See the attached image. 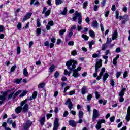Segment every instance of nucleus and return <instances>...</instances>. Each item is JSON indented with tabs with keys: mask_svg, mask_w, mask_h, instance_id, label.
<instances>
[{
	"mask_svg": "<svg viewBox=\"0 0 130 130\" xmlns=\"http://www.w3.org/2000/svg\"><path fill=\"white\" fill-rule=\"evenodd\" d=\"M77 64H78V63L77 61L75 60H70L66 62V66L68 70L71 72H72V71H73L72 76L74 77V78L80 77V74H79L77 69H76V67H77Z\"/></svg>",
	"mask_w": 130,
	"mask_h": 130,
	"instance_id": "obj_1",
	"label": "nucleus"
},
{
	"mask_svg": "<svg viewBox=\"0 0 130 130\" xmlns=\"http://www.w3.org/2000/svg\"><path fill=\"white\" fill-rule=\"evenodd\" d=\"M14 95V92L10 93L8 95V91H5L2 93V95H0V105H2L5 103V101L7 99V100H11Z\"/></svg>",
	"mask_w": 130,
	"mask_h": 130,
	"instance_id": "obj_2",
	"label": "nucleus"
},
{
	"mask_svg": "<svg viewBox=\"0 0 130 130\" xmlns=\"http://www.w3.org/2000/svg\"><path fill=\"white\" fill-rule=\"evenodd\" d=\"M104 73H105V68L103 67L101 70V72L99 74V76H98L96 78L97 81H100L102 76H103V80L104 83H105L106 81L107 80V78L109 77V75L107 73H106L105 74H104Z\"/></svg>",
	"mask_w": 130,
	"mask_h": 130,
	"instance_id": "obj_3",
	"label": "nucleus"
},
{
	"mask_svg": "<svg viewBox=\"0 0 130 130\" xmlns=\"http://www.w3.org/2000/svg\"><path fill=\"white\" fill-rule=\"evenodd\" d=\"M101 67H102V60L100 59L95 64V73L93 74L94 78H96L98 76V72H99V69H100Z\"/></svg>",
	"mask_w": 130,
	"mask_h": 130,
	"instance_id": "obj_4",
	"label": "nucleus"
},
{
	"mask_svg": "<svg viewBox=\"0 0 130 130\" xmlns=\"http://www.w3.org/2000/svg\"><path fill=\"white\" fill-rule=\"evenodd\" d=\"M27 101H28V100L26 99L25 100L21 102V107H17L15 110L16 113L19 114L22 112V106H24L25 104H26V102H27Z\"/></svg>",
	"mask_w": 130,
	"mask_h": 130,
	"instance_id": "obj_5",
	"label": "nucleus"
},
{
	"mask_svg": "<svg viewBox=\"0 0 130 130\" xmlns=\"http://www.w3.org/2000/svg\"><path fill=\"white\" fill-rule=\"evenodd\" d=\"M126 91V88H122L121 91L119 92V102H123L124 101V98H123V96H124V92Z\"/></svg>",
	"mask_w": 130,
	"mask_h": 130,
	"instance_id": "obj_6",
	"label": "nucleus"
},
{
	"mask_svg": "<svg viewBox=\"0 0 130 130\" xmlns=\"http://www.w3.org/2000/svg\"><path fill=\"white\" fill-rule=\"evenodd\" d=\"M58 127H59V119L58 118H55L53 130H58Z\"/></svg>",
	"mask_w": 130,
	"mask_h": 130,
	"instance_id": "obj_7",
	"label": "nucleus"
},
{
	"mask_svg": "<svg viewBox=\"0 0 130 130\" xmlns=\"http://www.w3.org/2000/svg\"><path fill=\"white\" fill-rule=\"evenodd\" d=\"M51 11L50 10H47V8L44 7L42 14H45V17H48L50 15Z\"/></svg>",
	"mask_w": 130,
	"mask_h": 130,
	"instance_id": "obj_8",
	"label": "nucleus"
},
{
	"mask_svg": "<svg viewBox=\"0 0 130 130\" xmlns=\"http://www.w3.org/2000/svg\"><path fill=\"white\" fill-rule=\"evenodd\" d=\"M100 114L97 111V109H94L93 111V115H92V121L96 120V118L99 116Z\"/></svg>",
	"mask_w": 130,
	"mask_h": 130,
	"instance_id": "obj_9",
	"label": "nucleus"
},
{
	"mask_svg": "<svg viewBox=\"0 0 130 130\" xmlns=\"http://www.w3.org/2000/svg\"><path fill=\"white\" fill-rule=\"evenodd\" d=\"M31 124H32V122L30 120H27L26 122L24 124V130L29 129Z\"/></svg>",
	"mask_w": 130,
	"mask_h": 130,
	"instance_id": "obj_10",
	"label": "nucleus"
},
{
	"mask_svg": "<svg viewBox=\"0 0 130 130\" xmlns=\"http://www.w3.org/2000/svg\"><path fill=\"white\" fill-rule=\"evenodd\" d=\"M75 14V16L78 17V24H82V15L81 14V13H79L78 11H76Z\"/></svg>",
	"mask_w": 130,
	"mask_h": 130,
	"instance_id": "obj_11",
	"label": "nucleus"
},
{
	"mask_svg": "<svg viewBox=\"0 0 130 130\" xmlns=\"http://www.w3.org/2000/svg\"><path fill=\"white\" fill-rule=\"evenodd\" d=\"M66 105H68V108L71 110L73 108V103L71 101L70 99H69L67 102L65 103Z\"/></svg>",
	"mask_w": 130,
	"mask_h": 130,
	"instance_id": "obj_12",
	"label": "nucleus"
},
{
	"mask_svg": "<svg viewBox=\"0 0 130 130\" xmlns=\"http://www.w3.org/2000/svg\"><path fill=\"white\" fill-rule=\"evenodd\" d=\"M31 16H32V13H27L23 18L22 20L23 23L25 22V21H27V20H29L30 18H31Z\"/></svg>",
	"mask_w": 130,
	"mask_h": 130,
	"instance_id": "obj_13",
	"label": "nucleus"
},
{
	"mask_svg": "<svg viewBox=\"0 0 130 130\" xmlns=\"http://www.w3.org/2000/svg\"><path fill=\"white\" fill-rule=\"evenodd\" d=\"M125 119L127 122L130 120V106L128 107V110L127 111V115L125 117Z\"/></svg>",
	"mask_w": 130,
	"mask_h": 130,
	"instance_id": "obj_14",
	"label": "nucleus"
},
{
	"mask_svg": "<svg viewBox=\"0 0 130 130\" xmlns=\"http://www.w3.org/2000/svg\"><path fill=\"white\" fill-rule=\"evenodd\" d=\"M54 22H53V21H50L48 22V24L46 25V29L48 30H50V26H54Z\"/></svg>",
	"mask_w": 130,
	"mask_h": 130,
	"instance_id": "obj_15",
	"label": "nucleus"
},
{
	"mask_svg": "<svg viewBox=\"0 0 130 130\" xmlns=\"http://www.w3.org/2000/svg\"><path fill=\"white\" fill-rule=\"evenodd\" d=\"M86 93H88V88L87 86H84L81 89V93L82 95H85Z\"/></svg>",
	"mask_w": 130,
	"mask_h": 130,
	"instance_id": "obj_16",
	"label": "nucleus"
},
{
	"mask_svg": "<svg viewBox=\"0 0 130 130\" xmlns=\"http://www.w3.org/2000/svg\"><path fill=\"white\" fill-rule=\"evenodd\" d=\"M117 30H115L114 31L113 34L112 35V40H115L116 38H117V35H118Z\"/></svg>",
	"mask_w": 130,
	"mask_h": 130,
	"instance_id": "obj_17",
	"label": "nucleus"
},
{
	"mask_svg": "<svg viewBox=\"0 0 130 130\" xmlns=\"http://www.w3.org/2000/svg\"><path fill=\"white\" fill-rule=\"evenodd\" d=\"M69 124L71 126H72V127H75V126H77V123H76V122L73 120L69 121Z\"/></svg>",
	"mask_w": 130,
	"mask_h": 130,
	"instance_id": "obj_18",
	"label": "nucleus"
},
{
	"mask_svg": "<svg viewBox=\"0 0 130 130\" xmlns=\"http://www.w3.org/2000/svg\"><path fill=\"white\" fill-rule=\"evenodd\" d=\"M118 58H119V55H117L113 59V63L114 66H116V64H117V59H118Z\"/></svg>",
	"mask_w": 130,
	"mask_h": 130,
	"instance_id": "obj_19",
	"label": "nucleus"
},
{
	"mask_svg": "<svg viewBox=\"0 0 130 130\" xmlns=\"http://www.w3.org/2000/svg\"><path fill=\"white\" fill-rule=\"evenodd\" d=\"M84 117V112L82 111H79L78 112V118H83Z\"/></svg>",
	"mask_w": 130,
	"mask_h": 130,
	"instance_id": "obj_20",
	"label": "nucleus"
},
{
	"mask_svg": "<svg viewBox=\"0 0 130 130\" xmlns=\"http://www.w3.org/2000/svg\"><path fill=\"white\" fill-rule=\"evenodd\" d=\"M89 34L90 37H91L92 38H94V37H95V32H94V31H93V30H90L89 31Z\"/></svg>",
	"mask_w": 130,
	"mask_h": 130,
	"instance_id": "obj_21",
	"label": "nucleus"
},
{
	"mask_svg": "<svg viewBox=\"0 0 130 130\" xmlns=\"http://www.w3.org/2000/svg\"><path fill=\"white\" fill-rule=\"evenodd\" d=\"M23 75L24 77H28L29 76V73L26 68L23 69Z\"/></svg>",
	"mask_w": 130,
	"mask_h": 130,
	"instance_id": "obj_22",
	"label": "nucleus"
},
{
	"mask_svg": "<svg viewBox=\"0 0 130 130\" xmlns=\"http://www.w3.org/2000/svg\"><path fill=\"white\" fill-rule=\"evenodd\" d=\"M28 108L29 106L27 104H25L23 108V111L24 112H27V111H28Z\"/></svg>",
	"mask_w": 130,
	"mask_h": 130,
	"instance_id": "obj_23",
	"label": "nucleus"
},
{
	"mask_svg": "<svg viewBox=\"0 0 130 130\" xmlns=\"http://www.w3.org/2000/svg\"><path fill=\"white\" fill-rule=\"evenodd\" d=\"M45 121V117H42L40 119V122L41 125H43L44 124V122Z\"/></svg>",
	"mask_w": 130,
	"mask_h": 130,
	"instance_id": "obj_24",
	"label": "nucleus"
},
{
	"mask_svg": "<svg viewBox=\"0 0 130 130\" xmlns=\"http://www.w3.org/2000/svg\"><path fill=\"white\" fill-rule=\"evenodd\" d=\"M21 93H22V90H18L14 94L13 98L15 99L16 97H17V96L20 95Z\"/></svg>",
	"mask_w": 130,
	"mask_h": 130,
	"instance_id": "obj_25",
	"label": "nucleus"
},
{
	"mask_svg": "<svg viewBox=\"0 0 130 130\" xmlns=\"http://www.w3.org/2000/svg\"><path fill=\"white\" fill-rule=\"evenodd\" d=\"M92 26L94 28H97L98 27V22L96 21H93Z\"/></svg>",
	"mask_w": 130,
	"mask_h": 130,
	"instance_id": "obj_26",
	"label": "nucleus"
},
{
	"mask_svg": "<svg viewBox=\"0 0 130 130\" xmlns=\"http://www.w3.org/2000/svg\"><path fill=\"white\" fill-rule=\"evenodd\" d=\"M36 34L37 36H40V34H41V28H39L36 29Z\"/></svg>",
	"mask_w": 130,
	"mask_h": 130,
	"instance_id": "obj_27",
	"label": "nucleus"
},
{
	"mask_svg": "<svg viewBox=\"0 0 130 130\" xmlns=\"http://www.w3.org/2000/svg\"><path fill=\"white\" fill-rule=\"evenodd\" d=\"M62 4V0H55V4L56 6H59Z\"/></svg>",
	"mask_w": 130,
	"mask_h": 130,
	"instance_id": "obj_28",
	"label": "nucleus"
},
{
	"mask_svg": "<svg viewBox=\"0 0 130 130\" xmlns=\"http://www.w3.org/2000/svg\"><path fill=\"white\" fill-rule=\"evenodd\" d=\"M22 79H16L14 83H15L16 84H20L21 82H22Z\"/></svg>",
	"mask_w": 130,
	"mask_h": 130,
	"instance_id": "obj_29",
	"label": "nucleus"
},
{
	"mask_svg": "<svg viewBox=\"0 0 130 130\" xmlns=\"http://www.w3.org/2000/svg\"><path fill=\"white\" fill-rule=\"evenodd\" d=\"M37 27L38 28H40V27H41V23H40V20L39 19L37 20Z\"/></svg>",
	"mask_w": 130,
	"mask_h": 130,
	"instance_id": "obj_30",
	"label": "nucleus"
},
{
	"mask_svg": "<svg viewBox=\"0 0 130 130\" xmlns=\"http://www.w3.org/2000/svg\"><path fill=\"white\" fill-rule=\"evenodd\" d=\"M119 20H121L122 19H123L124 20H126V19H127V15H125L123 16V17H122V16H120L119 17Z\"/></svg>",
	"mask_w": 130,
	"mask_h": 130,
	"instance_id": "obj_31",
	"label": "nucleus"
},
{
	"mask_svg": "<svg viewBox=\"0 0 130 130\" xmlns=\"http://www.w3.org/2000/svg\"><path fill=\"white\" fill-rule=\"evenodd\" d=\"M55 68V67L54 66V65H52L50 68H49V72L50 73H52L53 72V71L54 70V68Z\"/></svg>",
	"mask_w": 130,
	"mask_h": 130,
	"instance_id": "obj_32",
	"label": "nucleus"
},
{
	"mask_svg": "<svg viewBox=\"0 0 130 130\" xmlns=\"http://www.w3.org/2000/svg\"><path fill=\"white\" fill-rule=\"evenodd\" d=\"M66 31H67V29H62L60 30L59 32L60 36H62V35H63V34L66 33Z\"/></svg>",
	"mask_w": 130,
	"mask_h": 130,
	"instance_id": "obj_33",
	"label": "nucleus"
},
{
	"mask_svg": "<svg viewBox=\"0 0 130 130\" xmlns=\"http://www.w3.org/2000/svg\"><path fill=\"white\" fill-rule=\"evenodd\" d=\"M106 47H107V44H106V43L105 44H103L102 46V50H105V49H106Z\"/></svg>",
	"mask_w": 130,
	"mask_h": 130,
	"instance_id": "obj_34",
	"label": "nucleus"
},
{
	"mask_svg": "<svg viewBox=\"0 0 130 130\" xmlns=\"http://www.w3.org/2000/svg\"><path fill=\"white\" fill-rule=\"evenodd\" d=\"M95 128H96V129H100V128H101V124L100 123L98 122L97 124L95 126Z\"/></svg>",
	"mask_w": 130,
	"mask_h": 130,
	"instance_id": "obj_35",
	"label": "nucleus"
},
{
	"mask_svg": "<svg viewBox=\"0 0 130 130\" xmlns=\"http://www.w3.org/2000/svg\"><path fill=\"white\" fill-rule=\"evenodd\" d=\"M36 97H37V92L34 91L32 95L31 98H32V99H35Z\"/></svg>",
	"mask_w": 130,
	"mask_h": 130,
	"instance_id": "obj_36",
	"label": "nucleus"
},
{
	"mask_svg": "<svg viewBox=\"0 0 130 130\" xmlns=\"http://www.w3.org/2000/svg\"><path fill=\"white\" fill-rule=\"evenodd\" d=\"M54 76L55 78H56V79H57V78H58V77H59L60 76V74H59V73H58V72L56 71L54 73Z\"/></svg>",
	"mask_w": 130,
	"mask_h": 130,
	"instance_id": "obj_37",
	"label": "nucleus"
},
{
	"mask_svg": "<svg viewBox=\"0 0 130 130\" xmlns=\"http://www.w3.org/2000/svg\"><path fill=\"white\" fill-rule=\"evenodd\" d=\"M64 75H68L69 76H71V73L69 72V71H68V70L67 69L64 70Z\"/></svg>",
	"mask_w": 130,
	"mask_h": 130,
	"instance_id": "obj_38",
	"label": "nucleus"
},
{
	"mask_svg": "<svg viewBox=\"0 0 130 130\" xmlns=\"http://www.w3.org/2000/svg\"><path fill=\"white\" fill-rule=\"evenodd\" d=\"M98 9H99V6L94 5L93 6V11H94V12H97V11H98Z\"/></svg>",
	"mask_w": 130,
	"mask_h": 130,
	"instance_id": "obj_39",
	"label": "nucleus"
},
{
	"mask_svg": "<svg viewBox=\"0 0 130 130\" xmlns=\"http://www.w3.org/2000/svg\"><path fill=\"white\" fill-rule=\"evenodd\" d=\"M73 34L74 33L73 32V31L69 30V32L68 34V37H69V38H71V37L73 36Z\"/></svg>",
	"mask_w": 130,
	"mask_h": 130,
	"instance_id": "obj_40",
	"label": "nucleus"
},
{
	"mask_svg": "<svg viewBox=\"0 0 130 130\" xmlns=\"http://www.w3.org/2000/svg\"><path fill=\"white\" fill-rule=\"evenodd\" d=\"M27 94V91L24 90L23 92L19 95V97H24Z\"/></svg>",
	"mask_w": 130,
	"mask_h": 130,
	"instance_id": "obj_41",
	"label": "nucleus"
},
{
	"mask_svg": "<svg viewBox=\"0 0 130 130\" xmlns=\"http://www.w3.org/2000/svg\"><path fill=\"white\" fill-rule=\"evenodd\" d=\"M82 37L84 39V40H88V39H89V37L87 36L86 35H82Z\"/></svg>",
	"mask_w": 130,
	"mask_h": 130,
	"instance_id": "obj_42",
	"label": "nucleus"
},
{
	"mask_svg": "<svg viewBox=\"0 0 130 130\" xmlns=\"http://www.w3.org/2000/svg\"><path fill=\"white\" fill-rule=\"evenodd\" d=\"M77 29V25H74L71 27V28L70 29V31H74V30H76Z\"/></svg>",
	"mask_w": 130,
	"mask_h": 130,
	"instance_id": "obj_43",
	"label": "nucleus"
},
{
	"mask_svg": "<svg viewBox=\"0 0 130 130\" xmlns=\"http://www.w3.org/2000/svg\"><path fill=\"white\" fill-rule=\"evenodd\" d=\"M44 86H45V84L44 83H40L38 85V88H42L44 87Z\"/></svg>",
	"mask_w": 130,
	"mask_h": 130,
	"instance_id": "obj_44",
	"label": "nucleus"
},
{
	"mask_svg": "<svg viewBox=\"0 0 130 130\" xmlns=\"http://www.w3.org/2000/svg\"><path fill=\"white\" fill-rule=\"evenodd\" d=\"M67 11L68 9H67V8H64L63 11L61 12V15H66V14H67Z\"/></svg>",
	"mask_w": 130,
	"mask_h": 130,
	"instance_id": "obj_45",
	"label": "nucleus"
},
{
	"mask_svg": "<svg viewBox=\"0 0 130 130\" xmlns=\"http://www.w3.org/2000/svg\"><path fill=\"white\" fill-rule=\"evenodd\" d=\"M16 68H17V66H16V65L12 66L10 70L11 73L14 72V71L16 70Z\"/></svg>",
	"mask_w": 130,
	"mask_h": 130,
	"instance_id": "obj_46",
	"label": "nucleus"
},
{
	"mask_svg": "<svg viewBox=\"0 0 130 130\" xmlns=\"http://www.w3.org/2000/svg\"><path fill=\"white\" fill-rule=\"evenodd\" d=\"M106 4V0H103V1L101 3V7H104V6H105Z\"/></svg>",
	"mask_w": 130,
	"mask_h": 130,
	"instance_id": "obj_47",
	"label": "nucleus"
},
{
	"mask_svg": "<svg viewBox=\"0 0 130 130\" xmlns=\"http://www.w3.org/2000/svg\"><path fill=\"white\" fill-rule=\"evenodd\" d=\"M111 41H112V40L111 38H108L107 39V42H106V44H108V43H111Z\"/></svg>",
	"mask_w": 130,
	"mask_h": 130,
	"instance_id": "obj_48",
	"label": "nucleus"
},
{
	"mask_svg": "<svg viewBox=\"0 0 130 130\" xmlns=\"http://www.w3.org/2000/svg\"><path fill=\"white\" fill-rule=\"evenodd\" d=\"M98 122H99L100 124H102V123H105V120L102 119H100Z\"/></svg>",
	"mask_w": 130,
	"mask_h": 130,
	"instance_id": "obj_49",
	"label": "nucleus"
},
{
	"mask_svg": "<svg viewBox=\"0 0 130 130\" xmlns=\"http://www.w3.org/2000/svg\"><path fill=\"white\" fill-rule=\"evenodd\" d=\"M88 6V2H85L83 4V9H87V6Z\"/></svg>",
	"mask_w": 130,
	"mask_h": 130,
	"instance_id": "obj_50",
	"label": "nucleus"
},
{
	"mask_svg": "<svg viewBox=\"0 0 130 130\" xmlns=\"http://www.w3.org/2000/svg\"><path fill=\"white\" fill-rule=\"evenodd\" d=\"M68 115H69V112H68V111H65L63 114V117H67Z\"/></svg>",
	"mask_w": 130,
	"mask_h": 130,
	"instance_id": "obj_51",
	"label": "nucleus"
},
{
	"mask_svg": "<svg viewBox=\"0 0 130 130\" xmlns=\"http://www.w3.org/2000/svg\"><path fill=\"white\" fill-rule=\"evenodd\" d=\"M69 89H70V86H66L64 89V91H63L64 94H66V93H67V91H68V90H69Z\"/></svg>",
	"mask_w": 130,
	"mask_h": 130,
	"instance_id": "obj_52",
	"label": "nucleus"
},
{
	"mask_svg": "<svg viewBox=\"0 0 130 130\" xmlns=\"http://www.w3.org/2000/svg\"><path fill=\"white\" fill-rule=\"evenodd\" d=\"M17 54H20V53H21V47H20V46L17 47Z\"/></svg>",
	"mask_w": 130,
	"mask_h": 130,
	"instance_id": "obj_53",
	"label": "nucleus"
},
{
	"mask_svg": "<svg viewBox=\"0 0 130 130\" xmlns=\"http://www.w3.org/2000/svg\"><path fill=\"white\" fill-rule=\"evenodd\" d=\"M92 94H90L87 96V100L88 101H91V99H92Z\"/></svg>",
	"mask_w": 130,
	"mask_h": 130,
	"instance_id": "obj_54",
	"label": "nucleus"
},
{
	"mask_svg": "<svg viewBox=\"0 0 130 130\" xmlns=\"http://www.w3.org/2000/svg\"><path fill=\"white\" fill-rule=\"evenodd\" d=\"M77 30L78 31H81V30H83V27L82 26V25H78Z\"/></svg>",
	"mask_w": 130,
	"mask_h": 130,
	"instance_id": "obj_55",
	"label": "nucleus"
},
{
	"mask_svg": "<svg viewBox=\"0 0 130 130\" xmlns=\"http://www.w3.org/2000/svg\"><path fill=\"white\" fill-rule=\"evenodd\" d=\"M4 30H5V26L0 25V32H4Z\"/></svg>",
	"mask_w": 130,
	"mask_h": 130,
	"instance_id": "obj_56",
	"label": "nucleus"
},
{
	"mask_svg": "<svg viewBox=\"0 0 130 130\" xmlns=\"http://www.w3.org/2000/svg\"><path fill=\"white\" fill-rule=\"evenodd\" d=\"M128 74V73L127 72V71H125L123 74V78H126V77H127Z\"/></svg>",
	"mask_w": 130,
	"mask_h": 130,
	"instance_id": "obj_57",
	"label": "nucleus"
},
{
	"mask_svg": "<svg viewBox=\"0 0 130 130\" xmlns=\"http://www.w3.org/2000/svg\"><path fill=\"white\" fill-rule=\"evenodd\" d=\"M76 93V91L74 90H72L69 92V95L72 96V95H75V93Z\"/></svg>",
	"mask_w": 130,
	"mask_h": 130,
	"instance_id": "obj_58",
	"label": "nucleus"
},
{
	"mask_svg": "<svg viewBox=\"0 0 130 130\" xmlns=\"http://www.w3.org/2000/svg\"><path fill=\"white\" fill-rule=\"evenodd\" d=\"M95 94V98L96 99H98L100 97V95H99V92H98V91H96Z\"/></svg>",
	"mask_w": 130,
	"mask_h": 130,
	"instance_id": "obj_59",
	"label": "nucleus"
},
{
	"mask_svg": "<svg viewBox=\"0 0 130 130\" xmlns=\"http://www.w3.org/2000/svg\"><path fill=\"white\" fill-rule=\"evenodd\" d=\"M120 75H121V72H118L117 73L116 76V78L117 79H118V78H119V77H120Z\"/></svg>",
	"mask_w": 130,
	"mask_h": 130,
	"instance_id": "obj_60",
	"label": "nucleus"
},
{
	"mask_svg": "<svg viewBox=\"0 0 130 130\" xmlns=\"http://www.w3.org/2000/svg\"><path fill=\"white\" fill-rule=\"evenodd\" d=\"M110 84L112 87H114V80L113 79L110 80Z\"/></svg>",
	"mask_w": 130,
	"mask_h": 130,
	"instance_id": "obj_61",
	"label": "nucleus"
},
{
	"mask_svg": "<svg viewBox=\"0 0 130 130\" xmlns=\"http://www.w3.org/2000/svg\"><path fill=\"white\" fill-rule=\"evenodd\" d=\"M68 45H69V46H73L74 41H69L68 42Z\"/></svg>",
	"mask_w": 130,
	"mask_h": 130,
	"instance_id": "obj_62",
	"label": "nucleus"
},
{
	"mask_svg": "<svg viewBox=\"0 0 130 130\" xmlns=\"http://www.w3.org/2000/svg\"><path fill=\"white\" fill-rule=\"evenodd\" d=\"M114 119H115V117L114 116H112L110 118L111 122H113V121H114Z\"/></svg>",
	"mask_w": 130,
	"mask_h": 130,
	"instance_id": "obj_63",
	"label": "nucleus"
},
{
	"mask_svg": "<svg viewBox=\"0 0 130 130\" xmlns=\"http://www.w3.org/2000/svg\"><path fill=\"white\" fill-rule=\"evenodd\" d=\"M51 116H52V114H47L46 115L47 119H49V118H50V117H51Z\"/></svg>",
	"mask_w": 130,
	"mask_h": 130,
	"instance_id": "obj_64",
	"label": "nucleus"
}]
</instances>
